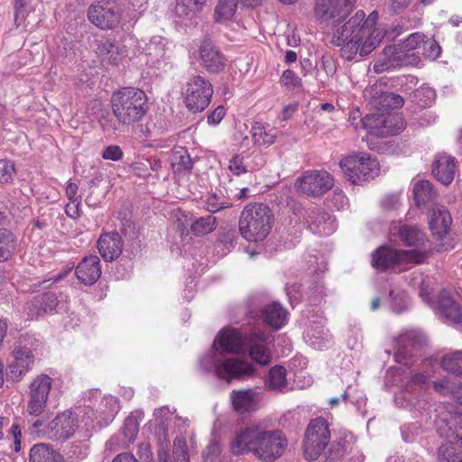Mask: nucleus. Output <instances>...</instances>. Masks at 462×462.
<instances>
[{"label": "nucleus", "mask_w": 462, "mask_h": 462, "mask_svg": "<svg viewBox=\"0 0 462 462\" xmlns=\"http://www.w3.org/2000/svg\"><path fill=\"white\" fill-rule=\"evenodd\" d=\"M248 336L234 329L223 330L214 341L212 351L200 359V367L212 372L217 378L230 383L250 377L254 373L253 365L238 357H226V353L240 354L247 348Z\"/></svg>", "instance_id": "obj_1"}, {"label": "nucleus", "mask_w": 462, "mask_h": 462, "mask_svg": "<svg viewBox=\"0 0 462 462\" xmlns=\"http://www.w3.org/2000/svg\"><path fill=\"white\" fill-rule=\"evenodd\" d=\"M288 440L279 430H267L260 424H251L236 433L230 442L231 453L239 456L252 453L263 462H273L281 457Z\"/></svg>", "instance_id": "obj_2"}, {"label": "nucleus", "mask_w": 462, "mask_h": 462, "mask_svg": "<svg viewBox=\"0 0 462 462\" xmlns=\"http://www.w3.org/2000/svg\"><path fill=\"white\" fill-rule=\"evenodd\" d=\"M365 17L364 11H357L345 23L332 24V43L340 47L341 57L352 60L357 53L361 56L363 42L367 37V27L361 23Z\"/></svg>", "instance_id": "obj_3"}, {"label": "nucleus", "mask_w": 462, "mask_h": 462, "mask_svg": "<svg viewBox=\"0 0 462 462\" xmlns=\"http://www.w3.org/2000/svg\"><path fill=\"white\" fill-rule=\"evenodd\" d=\"M111 106L118 124L127 126L140 122L149 108L146 94L135 88H123L115 92Z\"/></svg>", "instance_id": "obj_4"}, {"label": "nucleus", "mask_w": 462, "mask_h": 462, "mask_svg": "<svg viewBox=\"0 0 462 462\" xmlns=\"http://www.w3.org/2000/svg\"><path fill=\"white\" fill-rule=\"evenodd\" d=\"M272 210L267 205L250 203L241 212L239 232L249 242L263 241L272 229Z\"/></svg>", "instance_id": "obj_5"}, {"label": "nucleus", "mask_w": 462, "mask_h": 462, "mask_svg": "<svg viewBox=\"0 0 462 462\" xmlns=\"http://www.w3.org/2000/svg\"><path fill=\"white\" fill-rule=\"evenodd\" d=\"M28 423L31 434L41 439L60 442L70 439L79 427L77 416L70 411L59 413L48 423H44L42 419L29 420Z\"/></svg>", "instance_id": "obj_6"}, {"label": "nucleus", "mask_w": 462, "mask_h": 462, "mask_svg": "<svg viewBox=\"0 0 462 462\" xmlns=\"http://www.w3.org/2000/svg\"><path fill=\"white\" fill-rule=\"evenodd\" d=\"M339 165L353 184L373 180L380 171L379 162L365 152L345 157Z\"/></svg>", "instance_id": "obj_7"}, {"label": "nucleus", "mask_w": 462, "mask_h": 462, "mask_svg": "<svg viewBox=\"0 0 462 462\" xmlns=\"http://www.w3.org/2000/svg\"><path fill=\"white\" fill-rule=\"evenodd\" d=\"M212 95V84L200 75L190 77L183 88L185 105L193 113L201 112L208 107Z\"/></svg>", "instance_id": "obj_8"}, {"label": "nucleus", "mask_w": 462, "mask_h": 462, "mask_svg": "<svg viewBox=\"0 0 462 462\" xmlns=\"http://www.w3.org/2000/svg\"><path fill=\"white\" fill-rule=\"evenodd\" d=\"M330 440L328 421L324 418L311 420L309 423L304 439V455L309 461L316 460Z\"/></svg>", "instance_id": "obj_9"}, {"label": "nucleus", "mask_w": 462, "mask_h": 462, "mask_svg": "<svg viewBox=\"0 0 462 462\" xmlns=\"http://www.w3.org/2000/svg\"><path fill=\"white\" fill-rule=\"evenodd\" d=\"M362 124L368 134L377 137L395 135L405 128V122L401 115L391 113H376L366 115Z\"/></svg>", "instance_id": "obj_10"}, {"label": "nucleus", "mask_w": 462, "mask_h": 462, "mask_svg": "<svg viewBox=\"0 0 462 462\" xmlns=\"http://www.w3.org/2000/svg\"><path fill=\"white\" fill-rule=\"evenodd\" d=\"M423 258V254L418 250L401 251L383 245L373 253L372 265L376 269L386 270L400 263H420Z\"/></svg>", "instance_id": "obj_11"}, {"label": "nucleus", "mask_w": 462, "mask_h": 462, "mask_svg": "<svg viewBox=\"0 0 462 462\" xmlns=\"http://www.w3.org/2000/svg\"><path fill=\"white\" fill-rule=\"evenodd\" d=\"M122 12L116 0H102L88 7V18L100 29H114L120 23Z\"/></svg>", "instance_id": "obj_12"}, {"label": "nucleus", "mask_w": 462, "mask_h": 462, "mask_svg": "<svg viewBox=\"0 0 462 462\" xmlns=\"http://www.w3.org/2000/svg\"><path fill=\"white\" fill-rule=\"evenodd\" d=\"M356 0H316L314 13L325 23H343L349 15Z\"/></svg>", "instance_id": "obj_13"}, {"label": "nucleus", "mask_w": 462, "mask_h": 462, "mask_svg": "<svg viewBox=\"0 0 462 462\" xmlns=\"http://www.w3.org/2000/svg\"><path fill=\"white\" fill-rule=\"evenodd\" d=\"M334 185V180L325 171H305L296 180L295 186L298 191L307 196H321L329 190Z\"/></svg>", "instance_id": "obj_14"}, {"label": "nucleus", "mask_w": 462, "mask_h": 462, "mask_svg": "<svg viewBox=\"0 0 462 462\" xmlns=\"http://www.w3.org/2000/svg\"><path fill=\"white\" fill-rule=\"evenodd\" d=\"M198 51L200 65L208 73L217 74L225 69L226 58L211 39H203Z\"/></svg>", "instance_id": "obj_15"}, {"label": "nucleus", "mask_w": 462, "mask_h": 462, "mask_svg": "<svg viewBox=\"0 0 462 462\" xmlns=\"http://www.w3.org/2000/svg\"><path fill=\"white\" fill-rule=\"evenodd\" d=\"M96 52L104 65L112 66H118L127 55L125 47L111 39L97 40Z\"/></svg>", "instance_id": "obj_16"}, {"label": "nucleus", "mask_w": 462, "mask_h": 462, "mask_svg": "<svg viewBox=\"0 0 462 462\" xmlns=\"http://www.w3.org/2000/svg\"><path fill=\"white\" fill-rule=\"evenodd\" d=\"M306 213L308 228L314 234L328 236L335 231V223L331 216L319 208L303 210Z\"/></svg>", "instance_id": "obj_17"}, {"label": "nucleus", "mask_w": 462, "mask_h": 462, "mask_svg": "<svg viewBox=\"0 0 462 462\" xmlns=\"http://www.w3.org/2000/svg\"><path fill=\"white\" fill-rule=\"evenodd\" d=\"M264 162L263 155L259 152L251 154L236 153L229 161L228 169L233 174L239 176L248 171L259 170Z\"/></svg>", "instance_id": "obj_18"}, {"label": "nucleus", "mask_w": 462, "mask_h": 462, "mask_svg": "<svg viewBox=\"0 0 462 462\" xmlns=\"http://www.w3.org/2000/svg\"><path fill=\"white\" fill-rule=\"evenodd\" d=\"M271 341V335L263 332H253L248 335L249 355L256 363L267 365L271 362V356L265 346Z\"/></svg>", "instance_id": "obj_19"}, {"label": "nucleus", "mask_w": 462, "mask_h": 462, "mask_svg": "<svg viewBox=\"0 0 462 462\" xmlns=\"http://www.w3.org/2000/svg\"><path fill=\"white\" fill-rule=\"evenodd\" d=\"M124 242L117 232L102 234L97 241V249L102 258L106 262L117 259L123 251Z\"/></svg>", "instance_id": "obj_20"}, {"label": "nucleus", "mask_w": 462, "mask_h": 462, "mask_svg": "<svg viewBox=\"0 0 462 462\" xmlns=\"http://www.w3.org/2000/svg\"><path fill=\"white\" fill-rule=\"evenodd\" d=\"M206 3L207 0H177L174 9L175 23L185 26L191 24Z\"/></svg>", "instance_id": "obj_21"}, {"label": "nucleus", "mask_w": 462, "mask_h": 462, "mask_svg": "<svg viewBox=\"0 0 462 462\" xmlns=\"http://www.w3.org/2000/svg\"><path fill=\"white\" fill-rule=\"evenodd\" d=\"M77 278L86 285L94 284L101 275L100 260L97 255L84 257L75 271Z\"/></svg>", "instance_id": "obj_22"}, {"label": "nucleus", "mask_w": 462, "mask_h": 462, "mask_svg": "<svg viewBox=\"0 0 462 462\" xmlns=\"http://www.w3.org/2000/svg\"><path fill=\"white\" fill-rule=\"evenodd\" d=\"M455 170V158L447 153L438 154L432 163V173L434 177L446 186L450 184L454 180Z\"/></svg>", "instance_id": "obj_23"}, {"label": "nucleus", "mask_w": 462, "mask_h": 462, "mask_svg": "<svg viewBox=\"0 0 462 462\" xmlns=\"http://www.w3.org/2000/svg\"><path fill=\"white\" fill-rule=\"evenodd\" d=\"M230 400L236 412H250L257 409L258 393L253 389L234 390L230 394Z\"/></svg>", "instance_id": "obj_24"}, {"label": "nucleus", "mask_w": 462, "mask_h": 462, "mask_svg": "<svg viewBox=\"0 0 462 462\" xmlns=\"http://www.w3.org/2000/svg\"><path fill=\"white\" fill-rule=\"evenodd\" d=\"M167 447L168 444L165 446L162 443L161 444L154 462H189L187 442L184 439L175 438L171 453L167 449Z\"/></svg>", "instance_id": "obj_25"}, {"label": "nucleus", "mask_w": 462, "mask_h": 462, "mask_svg": "<svg viewBox=\"0 0 462 462\" xmlns=\"http://www.w3.org/2000/svg\"><path fill=\"white\" fill-rule=\"evenodd\" d=\"M439 310L450 323L462 325V308L447 291H442L439 296Z\"/></svg>", "instance_id": "obj_26"}, {"label": "nucleus", "mask_w": 462, "mask_h": 462, "mask_svg": "<svg viewBox=\"0 0 462 462\" xmlns=\"http://www.w3.org/2000/svg\"><path fill=\"white\" fill-rule=\"evenodd\" d=\"M452 217L444 206H435L429 222L432 234L438 238H443L449 231Z\"/></svg>", "instance_id": "obj_27"}, {"label": "nucleus", "mask_w": 462, "mask_h": 462, "mask_svg": "<svg viewBox=\"0 0 462 462\" xmlns=\"http://www.w3.org/2000/svg\"><path fill=\"white\" fill-rule=\"evenodd\" d=\"M377 17V13L373 12L366 19L364 18L361 23L363 26H366L368 31L367 37L362 44L361 57H365L370 54L383 38L382 31L374 27Z\"/></svg>", "instance_id": "obj_28"}, {"label": "nucleus", "mask_w": 462, "mask_h": 462, "mask_svg": "<svg viewBox=\"0 0 462 462\" xmlns=\"http://www.w3.org/2000/svg\"><path fill=\"white\" fill-rule=\"evenodd\" d=\"M384 59L376 62L374 66V70L383 72L396 66H402L407 63V54L403 53L399 46H387L383 49Z\"/></svg>", "instance_id": "obj_29"}, {"label": "nucleus", "mask_w": 462, "mask_h": 462, "mask_svg": "<svg viewBox=\"0 0 462 462\" xmlns=\"http://www.w3.org/2000/svg\"><path fill=\"white\" fill-rule=\"evenodd\" d=\"M29 462H63V457L47 443H38L30 449Z\"/></svg>", "instance_id": "obj_30"}, {"label": "nucleus", "mask_w": 462, "mask_h": 462, "mask_svg": "<svg viewBox=\"0 0 462 462\" xmlns=\"http://www.w3.org/2000/svg\"><path fill=\"white\" fill-rule=\"evenodd\" d=\"M287 310L278 302L267 305L262 313L263 321L277 330L281 328L286 321Z\"/></svg>", "instance_id": "obj_31"}, {"label": "nucleus", "mask_w": 462, "mask_h": 462, "mask_svg": "<svg viewBox=\"0 0 462 462\" xmlns=\"http://www.w3.org/2000/svg\"><path fill=\"white\" fill-rule=\"evenodd\" d=\"M437 196L433 185L429 180H420L414 185L413 199L418 207L431 203Z\"/></svg>", "instance_id": "obj_32"}, {"label": "nucleus", "mask_w": 462, "mask_h": 462, "mask_svg": "<svg viewBox=\"0 0 462 462\" xmlns=\"http://www.w3.org/2000/svg\"><path fill=\"white\" fill-rule=\"evenodd\" d=\"M421 339V335L414 330L407 331L402 334L397 341L398 355H411L413 350L420 347Z\"/></svg>", "instance_id": "obj_33"}, {"label": "nucleus", "mask_w": 462, "mask_h": 462, "mask_svg": "<svg viewBox=\"0 0 462 462\" xmlns=\"http://www.w3.org/2000/svg\"><path fill=\"white\" fill-rule=\"evenodd\" d=\"M51 386L52 378L45 374H41L31 382L28 395L48 399Z\"/></svg>", "instance_id": "obj_34"}, {"label": "nucleus", "mask_w": 462, "mask_h": 462, "mask_svg": "<svg viewBox=\"0 0 462 462\" xmlns=\"http://www.w3.org/2000/svg\"><path fill=\"white\" fill-rule=\"evenodd\" d=\"M399 236L407 246H420L425 242L424 233L414 226H402L399 229Z\"/></svg>", "instance_id": "obj_35"}, {"label": "nucleus", "mask_w": 462, "mask_h": 462, "mask_svg": "<svg viewBox=\"0 0 462 462\" xmlns=\"http://www.w3.org/2000/svg\"><path fill=\"white\" fill-rule=\"evenodd\" d=\"M374 103L378 110L387 111L402 107L404 100L400 95L393 92H383L374 97Z\"/></svg>", "instance_id": "obj_36"}, {"label": "nucleus", "mask_w": 462, "mask_h": 462, "mask_svg": "<svg viewBox=\"0 0 462 462\" xmlns=\"http://www.w3.org/2000/svg\"><path fill=\"white\" fill-rule=\"evenodd\" d=\"M265 386L269 390L282 392L287 387L286 370L281 365H275L270 369Z\"/></svg>", "instance_id": "obj_37"}, {"label": "nucleus", "mask_w": 462, "mask_h": 462, "mask_svg": "<svg viewBox=\"0 0 462 462\" xmlns=\"http://www.w3.org/2000/svg\"><path fill=\"white\" fill-rule=\"evenodd\" d=\"M16 246V239L14 234L5 228H0V262L8 260Z\"/></svg>", "instance_id": "obj_38"}, {"label": "nucleus", "mask_w": 462, "mask_h": 462, "mask_svg": "<svg viewBox=\"0 0 462 462\" xmlns=\"http://www.w3.org/2000/svg\"><path fill=\"white\" fill-rule=\"evenodd\" d=\"M448 430L446 438L448 439V442L452 444L457 443L462 447V414L451 415L446 423Z\"/></svg>", "instance_id": "obj_39"}, {"label": "nucleus", "mask_w": 462, "mask_h": 462, "mask_svg": "<svg viewBox=\"0 0 462 462\" xmlns=\"http://www.w3.org/2000/svg\"><path fill=\"white\" fill-rule=\"evenodd\" d=\"M437 462H462V451L451 442H443L436 452Z\"/></svg>", "instance_id": "obj_40"}, {"label": "nucleus", "mask_w": 462, "mask_h": 462, "mask_svg": "<svg viewBox=\"0 0 462 462\" xmlns=\"http://www.w3.org/2000/svg\"><path fill=\"white\" fill-rule=\"evenodd\" d=\"M217 228V219L215 217L208 215L197 218L190 226L193 235L202 236L213 232Z\"/></svg>", "instance_id": "obj_41"}, {"label": "nucleus", "mask_w": 462, "mask_h": 462, "mask_svg": "<svg viewBox=\"0 0 462 462\" xmlns=\"http://www.w3.org/2000/svg\"><path fill=\"white\" fill-rule=\"evenodd\" d=\"M253 140L260 145H271L275 142L276 131L274 129L266 130L259 123H256L251 129Z\"/></svg>", "instance_id": "obj_42"}, {"label": "nucleus", "mask_w": 462, "mask_h": 462, "mask_svg": "<svg viewBox=\"0 0 462 462\" xmlns=\"http://www.w3.org/2000/svg\"><path fill=\"white\" fill-rule=\"evenodd\" d=\"M441 366L445 371L462 377V351L445 355L441 359Z\"/></svg>", "instance_id": "obj_43"}, {"label": "nucleus", "mask_w": 462, "mask_h": 462, "mask_svg": "<svg viewBox=\"0 0 462 462\" xmlns=\"http://www.w3.org/2000/svg\"><path fill=\"white\" fill-rule=\"evenodd\" d=\"M239 0H218L215 7L216 21H226L233 17Z\"/></svg>", "instance_id": "obj_44"}, {"label": "nucleus", "mask_w": 462, "mask_h": 462, "mask_svg": "<svg viewBox=\"0 0 462 462\" xmlns=\"http://www.w3.org/2000/svg\"><path fill=\"white\" fill-rule=\"evenodd\" d=\"M165 53L164 43L161 38L152 39L145 48V55L148 57L147 62L155 65Z\"/></svg>", "instance_id": "obj_45"}, {"label": "nucleus", "mask_w": 462, "mask_h": 462, "mask_svg": "<svg viewBox=\"0 0 462 462\" xmlns=\"http://www.w3.org/2000/svg\"><path fill=\"white\" fill-rule=\"evenodd\" d=\"M48 399L28 395L26 412L29 416L42 419L47 411Z\"/></svg>", "instance_id": "obj_46"}, {"label": "nucleus", "mask_w": 462, "mask_h": 462, "mask_svg": "<svg viewBox=\"0 0 462 462\" xmlns=\"http://www.w3.org/2000/svg\"><path fill=\"white\" fill-rule=\"evenodd\" d=\"M172 164L177 167L178 171H190L193 167L192 160L187 150L180 148L175 150L172 155Z\"/></svg>", "instance_id": "obj_47"}, {"label": "nucleus", "mask_w": 462, "mask_h": 462, "mask_svg": "<svg viewBox=\"0 0 462 462\" xmlns=\"http://www.w3.org/2000/svg\"><path fill=\"white\" fill-rule=\"evenodd\" d=\"M231 207V203L224 196L216 193L210 194L205 202V208L208 212L217 213Z\"/></svg>", "instance_id": "obj_48"}, {"label": "nucleus", "mask_w": 462, "mask_h": 462, "mask_svg": "<svg viewBox=\"0 0 462 462\" xmlns=\"http://www.w3.org/2000/svg\"><path fill=\"white\" fill-rule=\"evenodd\" d=\"M14 355L15 362L25 368H31L34 362L32 351L25 346H15Z\"/></svg>", "instance_id": "obj_49"}, {"label": "nucleus", "mask_w": 462, "mask_h": 462, "mask_svg": "<svg viewBox=\"0 0 462 462\" xmlns=\"http://www.w3.org/2000/svg\"><path fill=\"white\" fill-rule=\"evenodd\" d=\"M139 431V423L134 416H128L124 422L122 432L128 442H133Z\"/></svg>", "instance_id": "obj_50"}, {"label": "nucleus", "mask_w": 462, "mask_h": 462, "mask_svg": "<svg viewBox=\"0 0 462 462\" xmlns=\"http://www.w3.org/2000/svg\"><path fill=\"white\" fill-rule=\"evenodd\" d=\"M14 165L12 162L0 160V183H10L14 175Z\"/></svg>", "instance_id": "obj_51"}, {"label": "nucleus", "mask_w": 462, "mask_h": 462, "mask_svg": "<svg viewBox=\"0 0 462 462\" xmlns=\"http://www.w3.org/2000/svg\"><path fill=\"white\" fill-rule=\"evenodd\" d=\"M39 302L43 305L45 312H51L59 304V300L55 292L47 291L38 295Z\"/></svg>", "instance_id": "obj_52"}, {"label": "nucleus", "mask_w": 462, "mask_h": 462, "mask_svg": "<svg viewBox=\"0 0 462 462\" xmlns=\"http://www.w3.org/2000/svg\"><path fill=\"white\" fill-rule=\"evenodd\" d=\"M425 36L422 33L415 32L411 34L405 41L400 45L403 53L415 50L420 43L424 42Z\"/></svg>", "instance_id": "obj_53"}, {"label": "nucleus", "mask_w": 462, "mask_h": 462, "mask_svg": "<svg viewBox=\"0 0 462 462\" xmlns=\"http://www.w3.org/2000/svg\"><path fill=\"white\" fill-rule=\"evenodd\" d=\"M281 82L289 88H297L301 86L300 79L291 69H286L283 71Z\"/></svg>", "instance_id": "obj_54"}, {"label": "nucleus", "mask_w": 462, "mask_h": 462, "mask_svg": "<svg viewBox=\"0 0 462 462\" xmlns=\"http://www.w3.org/2000/svg\"><path fill=\"white\" fill-rule=\"evenodd\" d=\"M27 315L30 319H37L42 314L46 313L43 305L39 302V297L36 296L26 306Z\"/></svg>", "instance_id": "obj_55"}, {"label": "nucleus", "mask_w": 462, "mask_h": 462, "mask_svg": "<svg viewBox=\"0 0 462 462\" xmlns=\"http://www.w3.org/2000/svg\"><path fill=\"white\" fill-rule=\"evenodd\" d=\"M218 236L219 241L226 247H234L236 244L237 235L236 231L233 228L220 231Z\"/></svg>", "instance_id": "obj_56"}, {"label": "nucleus", "mask_w": 462, "mask_h": 462, "mask_svg": "<svg viewBox=\"0 0 462 462\" xmlns=\"http://www.w3.org/2000/svg\"><path fill=\"white\" fill-rule=\"evenodd\" d=\"M222 449L217 441H212L203 452V457L207 462H214L220 455Z\"/></svg>", "instance_id": "obj_57"}, {"label": "nucleus", "mask_w": 462, "mask_h": 462, "mask_svg": "<svg viewBox=\"0 0 462 462\" xmlns=\"http://www.w3.org/2000/svg\"><path fill=\"white\" fill-rule=\"evenodd\" d=\"M30 0H14V21L21 23L25 19L26 5Z\"/></svg>", "instance_id": "obj_58"}, {"label": "nucleus", "mask_w": 462, "mask_h": 462, "mask_svg": "<svg viewBox=\"0 0 462 462\" xmlns=\"http://www.w3.org/2000/svg\"><path fill=\"white\" fill-rule=\"evenodd\" d=\"M433 387L437 393L443 395L450 393L456 389L455 383L446 378L433 382Z\"/></svg>", "instance_id": "obj_59"}, {"label": "nucleus", "mask_w": 462, "mask_h": 462, "mask_svg": "<svg viewBox=\"0 0 462 462\" xmlns=\"http://www.w3.org/2000/svg\"><path fill=\"white\" fill-rule=\"evenodd\" d=\"M105 160L120 161L123 158V152L118 145H109L102 152Z\"/></svg>", "instance_id": "obj_60"}, {"label": "nucleus", "mask_w": 462, "mask_h": 462, "mask_svg": "<svg viewBox=\"0 0 462 462\" xmlns=\"http://www.w3.org/2000/svg\"><path fill=\"white\" fill-rule=\"evenodd\" d=\"M428 382V375L425 374H415L412 375L406 385L408 391L416 390L423 387Z\"/></svg>", "instance_id": "obj_61"}, {"label": "nucleus", "mask_w": 462, "mask_h": 462, "mask_svg": "<svg viewBox=\"0 0 462 462\" xmlns=\"http://www.w3.org/2000/svg\"><path fill=\"white\" fill-rule=\"evenodd\" d=\"M226 115V109L223 106H218L208 116V123L211 125H218Z\"/></svg>", "instance_id": "obj_62"}, {"label": "nucleus", "mask_w": 462, "mask_h": 462, "mask_svg": "<svg viewBox=\"0 0 462 462\" xmlns=\"http://www.w3.org/2000/svg\"><path fill=\"white\" fill-rule=\"evenodd\" d=\"M30 368H25L16 362L9 366L8 376L13 380H19Z\"/></svg>", "instance_id": "obj_63"}, {"label": "nucleus", "mask_w": 462, "mask_h": 462, "mask_svg": "<svg viewBox=\"0 0 462 462\" xmlns=\"http://www.w3.org/2000/svg\"><path fill=\"white\" fill-rule=\"evenodd\" d=\"M137 455L141 459L150 460L152 458V447L147 441L138 444Z\"/></svg>", "instance_id": "obj_64"}]
</instances>
